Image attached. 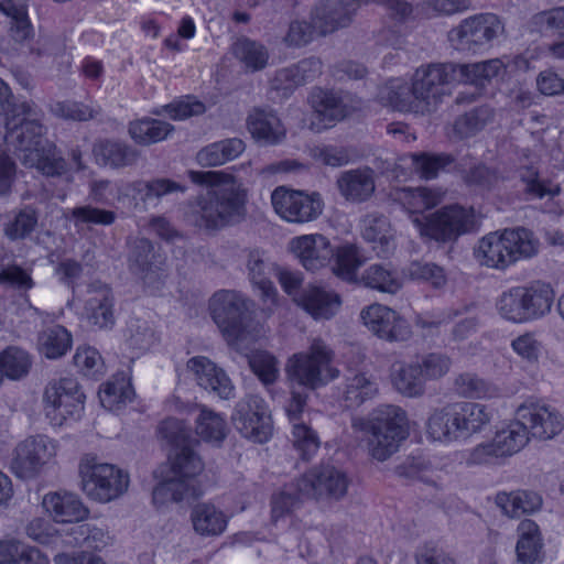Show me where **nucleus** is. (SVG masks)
<instances>
[{
  "mask_svg": "<svg viewBox=\"0 0 564 564\" xmlns=\"http://www.w3.org/2000/svg\"><path fill=\"white\" fill-rule=\"evenodd\" d=\"M78 469L83 491L95 501H112L128 489V474L112 464L100 463L96 455L86 454Z\"/></svg>",
  "mask_w": 564,
  "mask_h": 564,
  "instance_id": "obj_7",
  "label": "nucleus"
},
{
  "mask_svg": "<svg viewBox=\"0 0 564 564\" xmlns=\"http://www.w3.org/2000/svg\"><path fill=\"white\" fill-rule=\"evenodd\" d=\"M93 153L98 164L121 169L133 165L139 159V151L116 140H100L94 144Z\"/></svg>",
  "mask_w": 564,
  "mask_h": 564,
  "instance_id": "obj_35",
  "label": "nucleus"
},
{
  "mask_svg": "<svg viewBox=\"0 0 564 564\" xmlns=\"http://www.w3.org/2000/svg\"><path fill=\"white\" fill-rule=\"evenodd\" d=\"M495 501L503 513L511 518H519L522 514L535 512L542 506L541 496L528 490H517L509 494L499 492Z\"/></svg>",
  "mask_w": 564,
  "mask_h": 564,
  "instance_id": "obj_38",
  "label": "nucleus"
},
{
  "mask_svg": "<svg viewBox=\"0 0 564 564\" xmlns=\"http://www.w3.org/2000/svg\"><path fill=\"white\" fill-rule=\"evenodd\" d=\"M28 162L47 176H59L67 172L65 159L56 152V147L50 142L35 152Z\"/></svg>",
  "mask_w": 564,
  "mask_h": 564,
  "instance_id": "obj_54",
  "label": "nucleus"
},
{
  "mask_svg": "<svg viewBox=\"0 0 564 564\" xmlns=\"http://www.w3.org/2000/svg\"><path fill=\"white\" fill-rule=\"evenodd\" d=\"M85 398L76 379H53L47 382L43 391L46 416L55 425H61L68 416L79 417L84 410Z\"/></svg>",
  "mask_w": 564,
  "mask_h": 564,
  "instance_id": "obj_11",
  "label": "nucleus"
},
{
  "mask_svg": "<svg viewBox=\"0 0 564 564\" xmlns=\"http://www.w3.org/2000/svg\"><path fill=\"white\" fill-rule=\"evenodd\" d=\"M247 128L252 138L261 145H275L286 135L284 126L271 108L256 107L247 117Z\"/></svg>",
  "mask_w": 564,
  "mask_h": 564,
  "instance_id": "obj_26",
  "label": "nucleus"
},
{
  "mask_svg": "<svg viewBox=\"0 0 564 564\" xmlns=\"http://www.w3.org/2000/svg\"><path fill=\"white\" fill-rule=\"evenodd\" d=\"M54 455L55 445L48 437L31 436L17 445L11 470L21 479L33 478Z\"/></svg>",
  "mask_w": 564,
  "mask_h": 564,
  "instance_id": "obj_18",
  "label": "nucleus"
},
{
  "mask_svg": "<svg viewBox=\"0 0 564 564\" xmlns=\"http://www.w3.org/2000/svg\"><path fill=\"white\" fill-rule=\"evenodd\" d=\"M459 426L462 440L480 432L491 420L487 406L475 402L452 403Z\"/></svg>",
  "mask_w": 564,
  "mask_h": 564,
  "instance_id": "obj_37",
  "label": "nucleus"
},
{
  "mask_svg": "<svg viewBox=\"0 0 564 564\" xmlns=\"http://www.w3.org/2000/svg\"><path fill=\"white\" fill-rule=\"evenodd\" d=\"M539 242L531 230L518 227L501 234L490 232L480 239L476 257L482 265L505 270L521 259L536 254Z\"/></svg>",
  "mask_w": 564,
  "mask_h": 564,
  "instance_id": "obj_4",
  "label": "nucleus"
},
{
  "mask_svg": "<svg viewBox=\"0 0 564 564\" xmlns=\"http://www.w3.org/2000/svg\"><path fill=\"white\" fill-rule=\"evenodd\" d=\"M358 283L366 288L391 294L397 293L401 288L395 272L387 264L379 263L368 267L362 272Z\"/></svg>",
  "mask_w": 564,
  "mask_h": 564,
  "instance_id": "obj_48",
  "label": "nucleus"
},
{
  "mask_svg": "<svg viewBox=\"0 0 564 564\" xmlns=\"http://www.w3.org/2000/svg\"><path fill=\"white\" fill-rule=\"evenodd\" d=\"M505 31L498 15L480 13L465 19L449 33V39L458 50L474 53L487 50Z\"/></svg>",
  "mask_w": 564,
  "mask_h": 564,
  "instance_id": "obj_13",
  "label": "nucleus"
},
{
  "mask_svg": "<svg viewBox=\"0 0 564 564\" xmlns=\"http://www.w3.org/2000/svg\"><path fill=\"white\" fill-rule=\"evenodd\" d=\"M382 98L398 111L421 113L417 96L412 83L392 80L384 89Z\"/></svg>",
  "mask_w": 564,
  "mask_h": 564,
  "instance_id": "obj_47",
  "label": "nucleus"
},
{
  "mask_svg": "<svg viewBox=\"0 0 564 564\" xmlns=\"http://www.w3.org/2000/svg\"><path fill=\"white\" fill-rule=\"evenodd\" d=\"M291 389V398L285 406L289 420L293 423L292 443L303 460H310L319 448V440L315 431L304 423L297 422L307 403V393L297 388Z\"/></svg>",
  "mask_w": 564,
  "mask_h": 564,
  "instance_id": "obj_19",
  "label": "nucleus"
},
{
  "mask_svg": "<svg viewBox=\"0 0 564 564\" xmlns=\"http://www.w3.org/2000/svg\"><path fill=\"white\" fill-rule=\"evenodd\" d=\"M453 83H458L455 63L430 64L416 69L412 85L421 113L436 110L443 98L449 95Z\"/></svg>",
  "mask_w": 564,
  "mask_h": 564,
  "instance_id": "obj_9",
  "label": "nucleus"
},
{
  "mask_svg": "<svg viewBox=\"0 0 564 564\" xmlns=\"http://www.w3.org/2000/svg\"><path fill=\"white\" fill-rule=\"evenodd\" d=\"M232 52L251 70L264 68L269 58L268 51L262 44L247 37L238 40Z\"/></svg>",
  "mask_w": 564,
  "mask_h": 564,
  "instance_id": "obj_53",
  "label": "nucleus"
},
{
  "mask_svg": "<svg viewBox=\"0 0 564 564\" xmlns=\"http://www.w3.org/2000/svg\"><path fill=\"white\" fill-rule=\"evenodd\" d=\"M406 272L410 279L425 281L435 289L442 288L446 283L444 269L432 262L413 261Z\"/></svg>",
  "mask_w": 564,
  "mask_h": 564,
  "instance_id": "obj_64",
  "label": "nucleus"
},
{
  "mask_svg": "<svg viewBox=\"0 0 564 564\" xmlns=\"http://www.w3.org/2000/svg\"><path fill=\"white\" fill-rule=\"evenodd\" d=\"M492 119V110L487 106L477 107L457 117L454 122V132L460 139L476 135Z\"/></svg>",
  "mask_w": 564,
  "mask_h": 564,
  "instance_id": "obj_51",
  "label": "nucleus"
},
{
  "mask_svg": "<svg viewBox=\"0 0 564 564\" xmlns=\"http://www.w3.org/2000/svg\"><path fill=\"white\" fill-rule=\"evenodd\" d=\"M458 83H469L475 86H485L492 78L505 73L506 68L499 58L475 64H455Z\"/></svg>",
  "mask_w": 564,
  "mask_h": 564,
  "instance_id": "obj_41",
  "label": "nucleus"
},
{
  "mask_svg": "<svg viewBox=\"0 0 564 564\" xmlns=\"http://www.w3.org/2000/svg\"><path fill=\"white\" fill-rule=\"evenodd\" d=\"M336 186L347 202L357 204L367 202L376 191L375 172L370 167L341 172Z\"/></svg>",
  "mask_w": 564,
  "mask_h": 564,
  "instance_id": "obj_28",
  "label": "nucleus"
},
{
  "mask_svg": "<svg viewBox=\"0 0 564 564\" xmlns=\"http://www.w3.org/2000/svg\"><path fill=\"white\" fill-rule=\"evenodd\" d=\"M70 219L74 221L75 227L83 225L110 226L116 221L117 214L112 210L84 205L70 210Z\"/></svg>",
  "mask_w": 564,
  "mask_h": 564,
  "instance_id": "obj_57",
  "label": "nucleus"
},
{
  "mask_svg": "<svg viewBox=\"0 0 564 564\" xmlns=\"http://www.w3.org/2000/svg\"><path fill=\"white\" fill-rule=\"evenodd\" d=\"M452 403L435 410L427 420V434L434 441L452 443L462 440Z\"/></svg>",
  "mask_w": 564,
  "mask_h": 564,
  "instance_id": "obj_39",
  "label": "nucleus"
},
{
  "mask_svg": "<svg viewBox=\"0 0 564 564\" xmlns=\"http://www.w3.org/2000/svg\"><path fill=\"white\" fill-rule=\"evenodd\" d=\"M516 415L527 427L528 434L540 440L552 438L563 429L558 412L536 401L530 400L518 406Z\"/></svg>",
  "mask_w": 564,
  "mask_h": 564,
  "instance_id": "obj_20",
  "label": "nucleus"
},
{
  "mask_svg": "<svg viewBox=\"0 0 564 564\" xmlns=\"http://www.w3.org/2000/svg\"><path fill=\"white\" fill-rule=\"evenodd\" d=\"M174 131V127L165 121L143 118L130 122L129 134L133 141L141 145H150L166 139Z\"/></svg>",
  "mask_w": 564,
  "mask_h": 564,
  "instance_id": "obj_43",
  "label": "nucleus"
},
{
  "mask_svg": "<svg viewBox=\"0 0 564 564\" xmlns=\"http://www.w3.org/2000/svg\"><path fill=\"white\" fill-rule=\"evenodd\" d=\"M421 234L440 242L455 241L460 235L477 229V219L473 209L460 206H447L422 219L415 218Z\"/></svg>",
  "mask_w": 564,
  "mask_h": 564,
  "instance_id": "obj_10",
  "label": "nucleus"
},
{
  "mask_svg": "<svg viewBox=\"0 0 564 564\" xmlns=\"http://www.w3.org/2000/svg\"><path fill=\"white\" fill-rule=\"evenodd\" d=\"M411 164L414 171L422 178L431 180L437 176L441 170L451 165L454 158L449 154H430V153H413L410 155Z\"/></svg>",
  "mask_w": 564,
  "mask_h": 564,
  "instance_id": "obj_55",
  "label": "nucleus"
},
{
  "mask_svg": "<svg viewBox=\"0 0 564 564\" xmlns=\"http://www.w3.org/2000/svg\"><path fill=\"white\" fill-rule=\"evenodd\" d=\"M334 351L321 338H315L304 351L293 354L285 364V376L290 388L314 391L338 378L339 370L333 367Z\"/></svg>",
  "mask_w": 564,
  "mask_h": 564,
  "instance_id": "obj_3",
  "label": "nucleus"
},
{
  "mask_svg": "<svg viewBox=\"0 0 564 564\" xmlns=\"http://www.w3.org/2000/svg\"><path fill=\"white\" fill-rule=\"evenodd\" d=\"M349 484L347 474L332 465L312 468L300 478V489L316 500H339L346 496Z\"/></svg>",
  "mask_w": 564,
  "mask_h": 564,
  "instance_id": "obj_17",
  "label": "nucleus"
},
{
  "mask_svg": "<svg viewBox=\"0 0 564 564\" xmlns=\"http://www.w3.org/2000/svg\"><path fill=\"white\" fill-rule=\"evenodd\" d=\"M517 564H541L543 539L539 525L530 519L522 520L517 529Z\"/></svg>",
  "mask_w": 564,
  "mask_h": 564,
  "instance_id": "obj_31",
  "label": "nucleus"
},
{
  "mask_svg": "<svg viewBox=\"0 0 564 564\" xmlns=\"http://www.w3.org/2000/svg\"><path fill=\"white\" fill-rule=\"evenodd\" d=\"M89 299L86 301L89 322L100 329L111 328L115 325L113 294L110 288L101 282L88 285Z\"/></svg>",
  "mask_w": 564,
  "mask_h": 564,
  "instance_id": "obj_30",
  "label": "nucleus"
},
{
  "mask_svg": "<svg viewBox=\"0 0 564 564\" xmlns=\"http://www.w3.org/2000/svg\"><path fill=\"white\" fill-rule=\"evenodd\" d=\"M188 175L193 183L208 186L189 204L188 225L215 234L246 219L248 191L241 180L225 171H189Z\"/></svg>",
  "mask_w": 564,
  "mask_h": 564,
  "instance_id": "obj_1",
  "label": "nucleus"
},
{
  "mask_svg": "<svg viewBox=\"0 0 564 564\" xmlns=\"http://www.w3.org/2000/svg\"><path fill=\"white\" fill-rule=\"evenodd\" d=\"M128 263L134 274L145 275L160 270L164 263V257L150 239L138 237L129 242Z\"/></svg>",
  "mask_w": 564,
  "mask_h": 564,
  "instance_id": "obj_33",
  "label": "nucleus"
},
{
  "mask_svg": "<svg viewBox=\"0 0 564 564\" xmlns=\"http://www.w3.org/2000/svg\"><path fill=\"white\" fill-rule=\"evenodd\" d=\"M127 340L132 349L149 350L156 341L155 333L147 321L132 318L128 323Z\"/></svg>",
  "mask_w": 564,
  "mask_h": 564,
  "instance_id": "obj_61",
  "label": "nucleus"
},
{
  "mask_svg": "<svg viewBox=\"0 0 564 564\" xmlns=\"http://www.w3.org/2000/svg\"><path fill=\"white\" fill-rule=\"evenodd\" d=\"M159 433L174 448V454L170 456L172 476L154 487L153 503L161 507L197 499L203 490L196 477L204 469V463L195 449L199 441L183 420L175 417L162 421Z\"/></svg>",
  "mask_w": 564,
  "mask_h": 564,
  "instance_id": "obj_2",
  "label": "nucleus"
},
{
  "mask_svg": "<svg viewBox=\"0 0 564 564\" xmlns=\"http://www.w3.org/2000/svg\"><path fill=\"white\" fill-rule=\"evenodd\" d=\"M364 249L356 243H344L334 249L332 272L343 281L358 283L357 272L367 261Z\"/></svg>",
  "mask_w": 564,
  "mask_h": 564,
  "instance_id": "obj_34",
  "label": "nucleus"
},
{
  "mask_svg": "<svg viewBox=\"0 0 564 564\" xmlns=\"http://www.w3.org/2000/svg\"><path fill=\"white\" fill-rule=\"evenodd\" d=\"M37 221L39 210L32 205H26L6 225L4 235L12 241L23 240L35 230Z\"/></svg>",
  "mask_w": 564,
  "mask_h": 564,
  "instance_id": "obj_50",
  "label": "nucleus"
},
{
  "mask_svg": "<svg viewBox=\"0 0 564 564\" xmlns=\"http://www.w3.org/2000/svg\"><path fill=\"white\" fill-rule=\"evenodd\" d=\"M555 293L549 283L534 281L510 288L501 293L496 307L500 316L511 323L538 321L551 312Z\"/></svg>",
  "mask_w": 564,
  "mask_h": 564,
  "instance_id": "obj_6",
  "label": "nucleus"
},
{
  "mask_svg": "<svg viewBox=\"0 0 564 564\" xmlns=\"http://www.w3.org/2000/svg\"><path fill=\"white\" fill-rule=\"evenodd\" d=\"M297 302L314 318L325 319L334 316L340 305V299L336 293L314 285L303 289Z\"/></svg>",
  "mask_w": 564,
  "mask_h": 564,
  "instance_id": "obj_36",
  "label": "nucleus"
},
{
  "mask_svg": "<svg viewBox=\"0 0 564 564\" xmlns=\"http://www.w3.org/2000/svg\"><path fill=\"white\" fill-rule=\"evenodd\" d=\"M529 442L527 427L519 421L511 422L507 427L497 431L490 442L478 444L469 453L468 465L496 464L500 458L512 456L520 452Z\"/></svg>",
  "mask_w": 564,
  "mask_h": 564,
  "instance_id": "obj_12",
  "label": "nucleus"
},
{
  "mask_svg": "<svg viewBox=\"0 0 564 564\" xmlns=\"http://www.w3.org/2000/svg\"><path fill=\"white\" fill-rule=\"evenodd\" d=\"M361 431L366 435L371 457L383 462L391 457L408 437L405 411L397 405H381L361 423Z\"/></svg>",
  "mask_w": 564,
  "mask_h": 564,
  "instance_id": "obj_5",
  "label": "nucleus"
},
{
  "mask_svg": "<svg viewBox=\"0 0 564 564\" xmlns=\"http://www.w3.org/2000/svg\"><path fill=\"white\" fill-rule=\"evenodd\" d=\"M99 400L101 405L110 411L120 410L128 401L132 399V389L124 379L108 381L99 390Z\"/></svg>",
  "mask_w": 564,
  "mask_h": 564,
  "instance_id": "obj_56",
  "label": "nucleus"
},
{
  "mask_svg": "<svg viewBox=\"0 0 564 564\" xmlns=\"http://www.w3.org/2000/svg\"><path fill=\"white\" fill-rule=\"evenodd\" d=\"M4 140L8 145L25 153V162L48 143L44 138V128L39 121L23 119L19 122L15 112L6 117Z\"/></svg>",
  "mask_w": 564,
  "mask_h": 564,
  "instance_id": "obj_21",
  "label": "nucleus"
},
{
  "mask_svg": "<svg viewBox=\"0 0 564 564\" xmlns=\"http://www.w3.org/2000/svg\"><path fill=\"white\" fill-rule=\"evenodd\" d=\"M134 189L141 195V199L147 202L173 193H184L186 187L169 178H154L152 181L137 182Z\"/></svg>",
  "mask_w": 564,
  "mask_h": 564,
  "instance_id": "obj_58",
  "label": "nucleus"
},
{
  "mask_svg": "<svg viewBox=\"0 0 564 564\" xmlns=\"http://www.w3.org/2000/svg\"><path fill=\"white\" fill-rule=\"evenodd\" d=\"M300 489V478L293 482L285 485L279 492L274 494L271 498V513L273 521L290 514L295 508L300 506L303 499H308Z\"/></svg>",
  "mask_w": 564,
  "mask_h": 564,
  "instance_id": "obj_49",
  "label": "nucleus"
},
{
  "mask_svg": "<svg viewBox=\"0 0 564 564\" xmlns=\"http://www.w3.org/2000/svg\"><path fill=\"white\" fill-rule=\"evenodd\" d=\"M394 389L404 397L419 398L425 393V380L414 361L403 364L391 373Z\"/></svg>",
  "mask_w": 564,
  "mask_h": 564,
  "instance_id": "obj_42",
  "label": "nucleus"
},
{
  "mask_svg": "<svg viewBox=\"0 0 564 564\" xmlns=\"http://www.w3.org/2000/svg\"><path fill=\"white\" fill-rule=\"evenodd\" d=\"M245 252L246 268L250 282L260 291V296L264 302L274 304L278 293L271 276L275 274L278 268L261 249H248Z\"/></svg>",
  "mask_w": 564,
  "mask_h": 564,
  "instance_id": "obj_25",
  "label": "nucleus"
},
{
  "mask_svg": "<svg viewBox=\"0 0 564 564\" xmlns=\"http://www.w3.org/2000/svg\"><path fill=\"white\" fill-rule=\"evenodd\" d=\"M521 192L527 200L553 198L558 196L562 187L551 178L543 177L539 169L533 165H522L517 170Z\"/></svg>",
  "mask_w": 564,
  "mask_h": 564,
  "instance_id": "obj_32",
  "label": "nucleus"
},
{
  "mask_svg": "<svg viewBox=\"0 0 564 564\" xmlns=\"http://www.w3.org/2000/svg\"><path fill=\"white\" fill-rule=\"evenodd\" d=\"M231 421L240 434L254 443H264L272 435L271 416L264 401L257 395L240 400L231 415Z\"/></svg>",
  "mask_w": 564,
  "mask_h": 564,
  "instance_id": "obj_15",
  "label": "nucleus"
},
{
  "mask_svg": "<svg viewBox=\"0 0 564 564\" xmlns=\"http://www.w3.org/2000/svg\"><path fill=\"white\" fill-rule=\"evenodd\" d=\"M187 370L193 375L197 384L221 399H229L234 393V386L226 372L218 368L207 357L196 356L187 361Z\"/></svg>",
  "mask_w": 564,
  "mask_h": 564,
  "instance_id": "obj_24",
  "label": "nucleus"
},
{
  "mask_svg": "<svg viewBox=\"0 0 564 564\" xmlns=\"http://www.w3.org/2000/svg\"><path fill=\"white\" fill-rule=\"evenodd\" d=\"M252 372L264 386L273 384L280 375L276 358L268 351L259 350L249 357Z\"/></svg>",
  "mask_w": 564,
  "mask_h": 564,
  "instance_id": "obj_59",
  "label": "nucleus"
},
{
  "mask_svg": "<svg viewBox=\"0 0 564 564\" xmlns=\"http://www.w3.org/2000/svg\"><path fill=\"white\" fill-rule=\"evenodd\" d=\"M74 365L85 377L97 379L104 373V361L99 351L93 347H79L73 357Z\"/></svg>",
  "mask_w": 564,
  "mask_h": 564,
  "instance_id": "obj_62",
  "label": "nucleus"
},
{
  "mask_svg": "<svg viewBox=\"0 0 564 564\" xmlns=\"http://www.w3.org/2000/svg\"><path fill=\"white\" fill-rule=\"evenodd\" d=\"M42 505L56 522H80L89 514L80 498L68 491L48 492L44 496Z\"/></svg>",
  "mask_w": 564,
  "mask_h": 564,
  "instance_id": "obj_29",
  "label": "nucleus"
},
{
  "mask_svg": "<svg viewBox=\"0 0 564 564\" xmlns=\"http://www.w3.org/2000/svg\"><path fill=\"white\" fill-rule=\"evenodd\" d=\"M32 366L31 356L18 347H8L0 354V384L3 377L11 380L24 378Z\"/></svg>",
  "mask_w": 564,
  "mask_h": 564,
  "instance_id": "obj_46",
  "label": "nucleus"
},
{
  "mask_svg": "<svg viewBox=\"0 0 564 564\" xmlns=\"http://www.w3.org/2000/svg\"><path fill=\"white\" fill-rule=\"evenodd\" d=\"M378 392V386L371 377L362 372H355L346 378L344 391L345 406L358 408L365 401L372 399Z\"/></svg>",
  "mask_w": 564,
  "mask_h": 564,
  "instance_id": "obj_45",
  "label": "nucleus"
},
{
  "mask_svg": "<svg viewBox=\"0 0 564 564\" xmlns=\"http://www.w3.org/2000/svg\"><path fill=\"white\" fill-rule=\"evenodd\" d=\"M362 238L372 245L378 257L388 258L395 250L394 230L387 216L370 213L360 221Z\"/></svg>",
  "mask_w": 564,
  "mask_h": 564,
  "instance_id": "obj_27",
  "label": "nucleus"
},
{
  "mask_svg": "<svg viewBox=\"0 0 564 564\" xmlns=\"http://www.w3.org/2000/svg\"><path fill=\"white\" fill-rule=\"evenodd\" d=\"M274 210L290 223H308L315 220L323 212L321 194L276 187L271 195Z\"/></svg>",
  "mask_w": 564,
  "mask_h": 564,
  "instance_id": "obj_14",
  "label": "nucleus"
},
{
  "mask_svg": "<svg viewBox=\"0 0 564 564\" xmlns=\"http://www.w3.org/2000/svg\"><path fill=\"white\" fill-rule=\"evenodd\" d=\"M253 303L230 290L216 292L209 301L212 317L228 343L242 340Z\"/></svg>",
  "mask_w": 564,
  "mask_h": 564,
  "instance_id": "obj_8",
  "label": "nucleus"
},
{
  "mask_svg": "<svg viewBox=\"0 0 564 564\" xmlns=\"http://www.w3.org/2000/svg\"><path fill=\"white\" fill-rule=\"evenodd\" d=\"M421 370L425 382L427 380H438L443 378L451 369L452 361L449 357L442 352H429L416 358L414 361Z\"/></svg>",
  "mask_w": 564,
  "mask_h": 564,
  "instance_id": "obj_60",
  "label": "nucleus"
},
{
  "mask_svg": "<svg viewBox=\"0 0 564 564\" xmlns=\"http://www.w3.org/2000/svg\"><path fill=\"white\" fill-rule=\"evenodd\" d=\"M292 250L308 271H317L332 263L334 248L323 235H305L292 240Z\"/></svg>",
  "mask_w": 564,
  "mask_h": 564,
  "instance_id": "obj_23",
  "label": "nucleus"
},
{
  "mask_svg": "<svg viewBox=\"0 0 564 564\" xmlns=\"http://www.w3.org/2000/svg\"><path fill=\"white\" fill-rule=\"evenodd\" d=\"M191 520L195 532L203 536L219 535L227 527L226 516L210 503L196 505L191 512Z\"/></svg>",
  "mask_w": 564,
  "mask_h": 564,
  "instance_id": "obj_40",
  "label": "nucleus"
},
{
  "mask_svg": "<svg viewBox=\"0 0 564 564\" xmlns=\"http://www.w3.org/2000/svg\"><path fill=\"white\" fill-rule=\"evenodd\" d=\"M196 434L219 446L226 437V422L219 414L203 409L196 419Z\"/></svg>",
  "mask_w": 564,
  "mask_h": 564,
  "instance_id": "obj_52",
  "label": "nucleus"
},
{
  "mask_svg": "<svg viewBox=\"0 0 564 564\" xmlns=\"http://www.w3.org/2000/svg\"><path fill=\"white\" fill-rule=\"evenodd\" d=\"M362 3L364 0H326L317 6L312 13V20L316 23L318 35L348 26Z\"/></svg>",
  "mask_w": 564,
  "mask_h": 564,
  "instance_id": "obj_22",
  "label": "nucleus"
},
{
  "mask_svg": "<svg viewBox=\"0 0 564 564\" xmlns=\"http://www.w3.org/2000/svg\"><path fill=\"white\" fill-rule=\"evenodd\" d=\"M360 318L373 335L386 341H406L412 336L408 321L386 305L375 303L362 308Z\"/></svg>",
  "mask_w": 564,
  "mask_h": 564,
  "instance_id": "obj_16",
  "label": "nucleus"
},
{
  "mask_svg": "<svg viewBox=\"0 0 564 564\" xmlns=\"http://www.w3.org/2000/svg\"><path fill=\"white\" fill-rule=\"evenodd\" d=\"M317 98L315 110L323 120L329 122L339 121L348 115L346 105L334 93L322 91Z\"/></svg>",
  "mask_w": 564,
  "mask_h": 564,
  "instance_id": "obj_63",
  "label": "nucleus"
},
{
  "mask_svg": "<svg viewBox=\"0 0 564 564\" xmlns=\"http://www.w3.org/2000/svg\"><path fill=\"white\" fill-rule=\"evenodd\" d=\"M72 334L62 325L42 330L37 338L39 350L47 359H58L72 348Z\"/></svg>",
  "mask_w": 564,
  "mask_h": 564,
  "instance_id": "obj_44",
  "label": "nucleus"
}]
</instances>
